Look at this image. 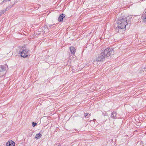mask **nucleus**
<instances>
[{"label": "nucleus", "mask_w": 146, "mask_h": 146, "mask_svg": "<svg viewBox=\"0 0 146 146\" xmlns=\"http://www.w3.org/2000/svg\"><path fill=\"white\" fill-rule=\"evenodd\" d=\"M96 119H93V121H96Z\"/></svg>", "instance_id": "obj_18"}, {"label": "nucleus", "mask_w": 146, "mask_h": 146, "mask_svg": "<svg viewBox=\"0 0 146 146\" xmlns=\"http://www.w3.org/2000/svg\"><path fill=\"white\" fill-rule=\"evenodd\" d=\"M32 124L33 126L35 127V125H36L37 124L36 123L33 122L32 123Z\"/></svg>", "instance_id": "obj_12"}, {"label": "nucleus", "mask_w": 146, "mask_h": 146, "mask_svg": "<svg viewBox=\"0 0 146 146\" xmlns=\"http://www.w3.org/2000/svg\"><path fill=\"white\" fill-rule=\"evenodd\" d=\"M117 113L116 111H112L111 112V118L113 119H115L116 118Z\"/></svg>", "instance_id": "obj_5"}, {"label": "nucleus", "mask_w": 146, "mask_h": 146, "mask_svg": "<svg viewBox=\"0 0 146 146\" xmlns=\"http://www.w3.org/2000/svg\"><path fill=\"white\" fill-rule=\"evenodd\" d=\"M65 15L64 14H62L61 15L58 17V20L59 22H61L62 21L63 18L65 17Z\"/></svg>", "instance_id": "obj_7"}, {"label": "nucleus", "mask_w": 146, "mask_h": 146, "mask_svg": "<svg viewBox=\"0 0 146 146\" xmlns=\"http://www.w3.org/2000/svg\"><path fill=\"white\" fill-rule=\"evenodd\" d=\"M29 50L27 49L23 50L21 52V57L26 58L28 56Z\"/></svg>", "instance_id": "obj_4"}, {"label": "nucleus", "mask_w": 146, "mask_h": 146, "mask_svg": "<svg viewBox=\"0 0 146 146\" xmlns=\"http://www.w3.org/2000/svg\"><path fill=\"white\" fill-rule=\"evenodd\" d=\"M41 136V134L40 133H39L36 135L35 138L37 139H38Z\"/></svg>", "instance_id": "obj_9"}, {"label": "nucleus", "mask_w": 146, "mask_h": 146, "mask_svg": "<svg viewBox=\"0 0 146 146\" xmlns=\"http://www.w3.org/2000/svg\"><path fill=\"white\" fill-rule=\"evenodd\" d=\"M89 113H86L85 114V117L86 118H88L91 115V114H90L88 115Z\"/></svg>", "instance_id": "obj_10"}, {"label": "nucleus", "mask_w": 146, "mask_h": 146, "mask_svg": "<svg viewBox=\"0 0 146 146\" xmlns=\"http://www.w3.org/2000/svg\"><path fill=\"white\" fill-rule=\"evenodd\" d=\"M1 15V14H0V16Z\"/></svg>", "instance_id": "obj_20"}, {"label": "nucleus", "mask_w": 146, "mask_h": 146, "mask_svg": "<svg viewBox=\"0 0 146 146\" xmlns=\"http://www.w3.org/2000/svg\"><path fill=\"white\" fill-rule=\"evenodd\" d=\"M114 51L111 48H107L102 50L101 54L94 62V64L97 61H103L106 57H111L112 55H113Z\"/></svg>", "instance_id": "obj_1"}, {"label": "nucleus", "mask_w": 146, "mask_h": 146, "mask_svg": "<svg viewBox=\"0 0 146 146\" xmlns=\"http://www.w3.org/2000/svg\"><path fill=\"white\" fill-rule=\"evenodd\" d=\"M8 66L7 64L1 65L0 66V77H3L6 73Z\"/></svg>", "instance_id": "obj_3"}, {"label": "nucleus", "mask_w": 146, "mask_h": 146, "mask_svg": "<svg viewBox=\"0 0 146 146\" xmlns=\"http://www.w3.org/2000/svg\"><path fill=\"white\" fill-rule=\"evenodd\" d=\"M143 21L145 22H146V15L145 16H144L143 18Z\"/></svg>", "instance_id": "obj_13"}, {"label": "nucleus", "mask_w": 146, "mask_h": 146, "mask_svg": "<svg viewBox=\"0 0 146 146\" xmlns=\"http://www.w3.org/2000/svg\"><path fill=\"white\" fill-rule=\"evenodd\" d=\"M15 145V143L12 140L8 142L6 144V146H14Z\"/></svg>", "instance_id": "obj_6"}, {"label": "nucleus", "mask_w": 146, "mask_h": 146, "mask_svg": "<svg viewBox=\"0 0 146 146\" xmlns=\"http://www.w3.org/2000/svg\"><path fill=\"white\" fill-rule=\"evenodd\" d=\"M55 25V24H50V25H49V27H52V26H54V25Z\"/></svg>", "instance_id": "obj_14"}, {"label": "nucleus", "mask_w": 146, "mask_h": 146, "mask_svg": "<svg viewBox=\"0 0 146 146\" xmlns=\"http://www.w3.org/2000/svg\"><path fill=\"white\" fill-rule=\"evenodd\" d=\"M11 0H4L3 1V2H7V1H10Z\"/></svg>", "instance_id": "obj_15"}, {"label": "nucleus", "mask_w": 146, "mask_h": 146, "mask_svg": "<svg viewBox=\"0 0 146 146\" xmlns=\"http://www.w3.org/2000/svg\"><path fill=\"white\" fill-rule=\"evenodd\" d=\"M70 52L71 54L74 55L76 52V49L73 46H71L70 47Z\"/></svg>", "instance_id": "obj_8"}, {"label": "nucleus", "mask_w": 146, "mask_h": 146, "mask_svg": "<svg viewBox=\"0 0 146 146\" xmlns=\"http://www.w3.org/2000/svg\"><path fill=\"white\" fill-rule=\"evenodd\" d=\"M145 69H146V68H142V71L145 70Z\"/></svg>", "instance_id": "obj_17"}, {"label": "nucleus", "mask_w": 146, "mask_h": 146, "mask_svg": "<svg viewBox=\"0 0 146 146\" xmlns=\"http://www.w3.org/2000/svg\"><path fill=\"white\" fill-rule=\"evenodd\" d=\"M9 10L8 8H6V9L5 10V11H7Z\"/></svg>", "instance_id": "obj_16"}, {"label": "nucleus", "mask_w": 146, "mask_h": 146, "mask_svg": "<svg viewBox=\"0 0 146 146\" xmlns=\"http://www.w3.org/2000/svg\"><path fill=\"white\" fill-rule=\"evenodd\" d=\"M127 24V20L126 18H119L117 21V27L115 29V31H118L119 29H124L125 28L126 25Z\"/></svg>", "instance_id": "obj_2"}, {"label": "nucleus", "mask_w": 146, "mask_h": 146, "mask_svg": "<svg viewBox=\"0 0 146 146\" xmlns=\"http://www.w3.org/2000/svg\"><path fill=\"white\" fill-rule=\"evenodd\" d=\"M5 12V10H1L0 12V13H1V14H3Z\"/></svg>", "instance_id": "obj_11"}, {"label": "nucleus", "mask_w": 146, "mask_h": 146, "mask_svg": "<svg viewBox=\"0 0 146 146\" xmlns=\"http://www.w3.org/2000/svg\"><path fill=\"white\" fill-rule=\"evenodd\" d=\"M1 15V14H0V16Z\"/></svg>", "instance_id": "obj_19"}]
</instances>
